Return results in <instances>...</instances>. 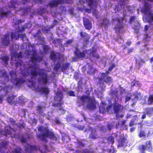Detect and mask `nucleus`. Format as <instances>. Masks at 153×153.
Segmentation results:
<instances>
[{"label": "nucleus", "mask_w": 153, "mask_h": 153, "mask_svg": "<svg viewBox=\"0 0 153 153\" xmlns=\"http://www.w3.org/2000/svg\"><path fill=\"white\" fill-rule=\"evenodd\" d=\"M38 130L42 134H37V138L45 143L48 142L47 138H49L51 140H54L56 141L58 140V137L55 136L54 133L50 131L47 127L40 126L38 128Z\"/></svg>", "instance_id": "1"}, {"label": "nucleus", "mask_w": 153, "mask_h": 153, "mask_svg": "<svg viewBox=\"0 0 153 153\" xmlns=\"http://www.w3.org/2000/svg\"><path fill=\"white\" fill-rule=\"evenodd\" d=\"M110 71H106L105 73H100L97 77L98 83L100 85H103L104 82L106 83H110L113 82L112 79L110 76L108 75Z\"/></svg>", "instance_id": "2"}, {"label": "nucleus", "mask_w": 153, "mask_h": 153, "mask_svg": "<svg viewBox=\"0 0 153 153\" xmlns=\"http://www.w3.org/2000/svg\"><path fill=\"white\" fill-rule=\"evenodd\" d=\"M9 74L11 77V81L13 82L14 81H16L15 84V86L17 88H20L21 87V85L24 84L26 81L25 79L22 78H17L16 73L13 71H10Z\"/></svg>", "instance_id": "3"}, {"label": "nucleus", "mask_w": 153, "mask_h": 153, "mask_svg": "<svg viewBox=\"0 0 153 153\" xmlns=\"http://www.w3.org/2000/svg\"><path fill=\"white\" fill-rule=\"evenodd\" d=\"M63 98L62 92L61 91H57L54 97V100L56 102H59L58 103H55L53 104V106L59 108L64 104L63 101H62Z\"/></svg>", "instance_id": "4"}, {"label": "nucleus", "mask_w": 153, "mask_h": 153, "mask_svg": "<svg viewBox=\"0 0 153 153\" xmlns=\"http://www.w3.org/2000/svg\"><path fill=\"white\" fill-rule=\"evenodd\" d=\"M39 75L40 76L38 78V81L42 82L44 84H46L49 80L48 74L43 70L39 69Z\"/></svg>", "instance_id": "5"}, {"label": "nucleus", "mask_w": 153, "mask_h": 153, "mask_svg": "<svg viewBox=\"0 0 153 153\" xmlns=\"http://www.w3.org/2000/svg\"><path fill=\"white\" fill-rule=\"evenodd\" d=\"M90 50L84 49L82 51L76 48L74 52L75 55L78 59H82L85 58L86 56L88 55Z\"/></svg>", "instance_id": "6"}, {"label": "nucleus", "mask_w": 153, "mask_h": 153, "mask_svg": "<svg viewBox=\"0 0 153 153\" xmlns=\"http://www.w3.org/2000/svg\"><path fill=\"white\" fill-rule=\"evenodd\" d=\"M145 145H141L138 147V149L140 153H145V151L146 149L150 150L152 149V145L150 140L147 141Z\"/></svg>", "instance_id": "7"}, {"label": "nucleus", "mask_w": 153, "mask_h": 153, "mask_svg": "<svg viewBox=\"0 0 153 153\" xmlns=\"http://www.w3.org/2000/svg\"><path fill=\"white\" fill-rule=\"evenodd\" d=\"M113 105L114 113L116 117L117 118L118 117V114L123 108V106L117 103L116 100H115V102L113 103Z\"/></svg>", "instance_id": "8"}, {"label": "nucleus", "mask_w": 153, "mask_h": 153, "mask_svg": "<svg viewBox=\"0 0 153 153\" xmlns=\"http://www.w3.org/2000/svg\"><path fill=\"white\" fill-rule=\"evenodd\" d=\"M10 130L8 129L3 130L2 131L3 135L5 136H7V135H10L12 137H17L18 135L16 134L15 130L13 128H11L10 127Z\"/></svg>", "instance_id": "9"}, {"label": "nucleus", "mask_w": 153, "mask_h": 153, "mask_svg": "<svg viewBox=\"0 0 153 153\" xmlns=\"http://www.w3.org/2000/svg\"><path fill=\"white\" fill-rule=\"evenodd\" d=\"M124 28V23L122 20L117 19V23H115L114 30L116 33H119L120 30Z\"/></svg>", "instance_id": "10"}, {"label": "nucleus", "mask_w": 153, "mask_h": 153, "mask_svg": "<svg viewBox=\"0 0 153 153\" xmlns=\"http://www.w3.org/2000/svg\"><path fill=\"white\" fill-rule=\"evenodd\" d=\"M28 68L29 69H30L32 70L31 71L30 73L31 77H35L39 75V70L38 72H37V70L38 68L35 65L32 64H31L28 66Z\"/></svg>", "instance_id": "11"}, {"label": "nucleus", "mask_w": 153, "mask_h": 153, "mask_svg": "<svg viewBox=\"0 0 153 153\" xmlns=\"http://www.w3.org/2000/svg\"><path fill=\"white\" fill-rule=\"evenodd\" d=\"M152 7V5L146 0L144 1V4L141 8V11L145 13H147Z\"/></svg>", "instance_id": "12"}, {"label": "nucleus", "mask_w": 153, "mask_h": 153, "mask_svg": "<svg viewBox=\"0 0 153 153\" xmlns=\"http://www.w3.org/2000/svg\"><path fill=\"white\" fill-rule=\"evenodd\" d=\"M16 96L14 95L8 96L7 98V100L10 105L14 104L15 105L17 103H20L21 102L20 101L21 99L20 97L19 98L18 101H17V98H15Z\"/></svg>", "instance_id": "13"}, {"label": "nucleus", "mask_w": 153, "mask_h": 153, "mask_svg": "<svg viewBox=\"0 0 153 153\" xmlns=\"http://www.w3.org/2000/svg\"><path fill=\"white\" fill-rule=\"evenodd\" d=\"M65 2L64 0H51L48 5L51 8L56 7L59 4L64 3Z\"/></svg>", "instance_id": "14"}, {"label": "nucleus", "mask_w": 153, "mask_h": 153, "mask_svg": "<svg viewBox=\"0 0 153 153\" xmlns=\"http://www.w3.org/2000/svg\"><path fill=\"white\" fill-rule=\"evenodd\" d=\"M36 148L35 146H32L27 143L26 144L24 147V149L26 153H33Z\"/></svg>", "instance_id": "15"}, {"label": "nucleus", "mask_w": 153, "mask_h": 153, "mask_svg": "<svg viewBox=\"0 0 153 153\" xmlns=\"http://www.w3.org/2000/svg\"><path fill=\"white\" fill-rule=\"evenodd\" d=\"M1 43L4 46H7L10 43L9 36L8 34H6L4 36L1 38Z\"/></svg>", "instance_id": "16"}, {"label": "nucleus", "mask_w": 153, "mask_h": 153, "mask_svg": "<svg viewBox=\"0 0 153 153\" xmlns=\"http://www.w3.org/2000/svg\"><path fill=\"white\" fill-rule=\"evenodd\" d=\"M80 35L85 43L88 42L90 37L88 34L85 32L81 31L80 33Z\"/></svg>", "instance_id": "17"}, {"label": "nucleus", "mask_w": 153, "mask_h": 153, "mask_svg": "<svg viewBox=\"0 0 153 153\" xmlns=\"http://www.w3.org/2000/svg\"><path fill=\"white\" fill-rule=\"evenodd\" d=\"M118 142V146L120 147L126 146L128 143L127 139L124 137H120Z\"/></svg>", "instance_id": "18"}, {"label": "nucleus", "mask_w": 153, "mask_h": 153, "mask_svg": "<svg viewBox=\"0 0 153 153\" xmlns=\"http://www.w3.org/2000/svg\"><path fill=\"white\" fill-rule=\"evenodd\" d=\"M43 58L42 56H36L35 53H33L30 58V61L33 63L40 62L42 60Z\"/></svg>", "instance_id": "19"}, {"label": "nucleus", "mask_w": 153, "mask_h": 153, "mask_svg": "<svg viewBox=\"0 0 153 153\" xmlns=\"http://www.w3.org/2000/svg\"><path fill=\"white\" fill-rule=\"evenodd\" d=\"M85 1L91 8L97 7V1L96 0H85Z\"/></svg>", "instance_id": "20"}, {"label": "nucleus", "mask_w": 153, "mask_h": 153, "mask_svg": "<svg viewBox=\"0 0 153 153\" xmlns=\"http://www.w3.org/2000/svg\"><path fill=\"white\" fill-rule=\"evenodd\" d=\"M87 107V108L90 110L94 109L96 108V105L95 102L90 99L88 100Z\"/></svg>", "instance_id": "21"}, {"label": "nucleus", "mask_w": 153, "mask_h": 153, "mask_svg": "<svg viewBox=\"0 0 153 153\" xmlns=\"http://www.w3.org/2000/svg\"><path fill=\"white\" fill-rule=\"evenodd\" d=\"M84 25L87 30H90L92 28L91 23L88 19L85 18L84 19Z\"/></svg>", "instance_id": "22"}, {"label": "nucleus", "mask_w": 153, "mask_h": 153, "mask_svg": "<svg viewBox=\"0 0 153 153\" xmlns=\"http://www.w3.org/2000/svg\"><path fill=\"white\" fill-rule=\"evenodd\" d=\"M45 108V107L43 106L38 105L36 110L37 113L42 115Z\"/></svg>", "instance_id": "23"}, {"label": "nucleus", "mask_w": 153, "mask_h": 153, "mask_svg": "<svg viewBox=\"0 0 153 153\" xmlns=\"http://www.w3.org/2000/svg\"><path fill=\"white\" fill-rule=\"evenodd\" d=\"M147 16L148 22L151 24L153 23V13L149 12Z\"/></svg>", "instance_id": "24"}, {"label": "nucleus", "mask_w": 153, "mask_h": 153, "mask_svg": "<svg viewBox=\"0 0 153 153\" xmlns=\"http://www.w3.org/2000/svg\"><path fill=\"white\" fill-rule=\"evenodd\" d=\"M138 22H139L137 21L136 19V16H132L131 17L130 19L129 23L130 24H132L134 25Z\"/></svg>", "instance_id": "25"}, {"label": "nucleus", "mask_w": 153, "mask_h": 153, "mask_svg": "<svg viewBox=\"0 0 153 153\" xmlns=\"http://www.w3.org/2000/svg\"><path fill=\"white\" fill-rule=\"evenodd\" d=\"M133 25H134L133 28L134 30V32L137 33H138L140 27V23L138 22Z\"/></svg>", "instance_id": "26"}, {"label": "nucleus", "mask_w": 153, "mask_h": 153, "mask_svg": "<svg viewBox=\"0 0 153 153\" xmlns=\"http://www.w3.org/2000/svg\"><path fill=\"white\" fill-rule=\"evenodd\" d=\"M10 11L8 10L7 11H4L3 10H1L0 11V15L3 16H1L0 15V19L2 18L3 17H7L9 14H10Z\"/></svg>", "instance_id": "27"}, {"label": "nucleus", "mask_w": 153, "mask_h": 153, "mask_svg": "<svg viewBox=\"0 0 153 153\" xmlns=\"http://www.w3.org/2000/svg\"><path fill=\"white\" fill-rule=\"evenodd\" d=\"M92 55L93 57L98 59L100 58V56L95 50H91L90 52H89L88 54Z\"/></svg>", "instance_id": "28"}, {"label": "nucleus", "mask_w": 153, "mask_h": 153, "mask_svg": "<svg viewBox=\"0 0 153 153\" xmlns=\"http://www.w3.org/2000/svg\"><path fill=\"white\" fill-rule=\"evenodd\" d=\"M98 135L95 131H92L91 133L89 135V137L92 139H95L97 137Z\"/></svg>", "instance_id": "29"}, {"label": "nucleus", "mask_w": 153, "mask_h": 153, "mask_svg": "<svg viewBox=\"0 0 153 153\" xmlns=\"http://www.w3.org/2000/svg\"><path fill=\"white\" fill-rule=\"evenodd\" d=\"M70 63H65L62 64L61 67V71L62 72L67 69L69 67Z\"/></svg>", "instance_id": "30"}, {"label": "nucleus", "mask_w": 153, "mask_h": 153, "mask_svg": "<svg viewBox=\"0 0 153 153\" xmlns=\"http://www.w3.org/2000/svg\"><path fill=\"white\" fill-rule=\"evenodd\" d=\"M1 72H2V73L1 76L5 80L8 81L9 79V76L7 74L6 72L5 71H1Z\"/></svg>", "instance_id": "31"}, {"label": "nucleus", "mask_w": 153, "mask_h": 153, "mask_svg": "<svg viewBox=\"0 0 153 153\" xmlns=\"http://www.w3.org/2000/svg\"><path fill=\"white\" fill-rule=\"evenodd\" d=\"M16 4V0H11L10 1V4L8 5V6L10 8H16L15 5Z\"/></svg>", "instance_id": "32"}, {"label": "nucleus", "mask_w": 153, "mask_h": 153, "mask_svg": "<svg viewBox=\"0 0 153 153\" xmlns=\"http://www.w3.org/2000/svg\"><path fill=\"white\" fill-rule=\"evenodd\" d=\"M133 95L135 99L138 100L139 98L141 99L142 97L141 96V94L140 93H138L137 91H135L133 94Z\"/></svg>", "instance_id": "33"}, {"label": "nucleus", "mask_w": 153, "mask_h": 153, "mask_svg": "<svg viewBox=\"0 0 153 153\" xmlns=\"http://www.w3.org/2000/svg\"><path fill=\"white\" fill-rule=\"evenodd\" d=\"M41 91L46 95H47L50 92L49 88L47 87L42 88Z\"/></svg>", "instance_id": "34"}, {"label": "nucleus", "mask_w": 153, "mask_h": 153, "mask_svg": "<svg viewBox=\"0 0 153 153\" xmlns=\"http://www.w3.org/2000/svg\"><path fill=\"white\" fill-rule=\"evenodd\" d=\"M9 59V57L7 56L4 55L1 57V59L4 62V64L7 65L8 64Z\"/></svg>", "instance_id": "35"}, {"label": "nucleus", "mask_w": 153, "mask_h": 153, "mask_svg": "<svg viewBox=\"0 0 153 153\" xmlns=\"http://www.w3.org/2000/svg\"><path fill=\"white\" fill-rule=\"evenodd\" d=\"M132 84L131 86L133 87L134 86H138L140 87L141 86V84L138 81L134 80L132 82Z\"/></svg>", "instance_id": "36"}, {"label": "nucleus", "mask_w": 153, "mask_h": 153, "mask_svg": "<svg viewBox=\"0 0 153 153\" xmlns=\"http://www.w3.org/2000/svg\"><path fill=\"white\" fill-rule=\"evenodd\" d=\"M11 37L12 39L17 40L19 38V34L17 35L15 33L12 32L11 33Z\"/></svg>", "instance_id": "37"}, {"label": "nucleus", "mask_w": 153, "mask_h": 153, "mask_svg": "<svg viewBox=\"0 0 153 153\" xmlns=\"http://www.w3.org/2000/svg\"><path fill=\"white\" fill-rule=\"evenodd\" d=\"M8 143L6 141L3 140L0 143V148L1 149L3 148L6 147Z\"/></svg>", "instance_id": "38"}, {"label": "nucleus", "mask_w": 153, "mask_h": 153, "mask_svg": "<svg viewBox=\"0 0 153 153\" xmlns=\"http://www.w3.org/2000/svg\"><path fill=\"white\" fill-rule=\"evenodd\" d=\"M79 99L82 102H85L86 100H89L90 98L87 96L83 95L79 98Z\"/></svg>", "instance_id": "39"}, {"label": "nucleus", "mask_w": 153, "mask_h": 153, "mask_svg": "<svg viewBox=\"0 0 153 153\" xmlns=\"http://www.w3.org/2000/svg\"><path fill=\"white\" fill-rule=\"evenodd\" d=\"M14 56L16 58H22L23 57V55L22 54V52L20 51L19 53L15 52L14 54Z\"/></svg>", "instance_id": "40"}, {"label": "nucleus", "mask_w": 153, "mask_h": 153, "mask_svg": "<svg viewBox=\"0 0 153 153\" xmlns=\"http://www.w3.org/2000/svg\"><path fill=\"white\" fill-rule=\"evenodd\" d=\"M4 90H5L6 92H8L9 91L11 90L13 88V86L11 85H9L6 86H5L4 87Z\"/></svg>", "instance_id": "41"}, {"label": "nucleus", "mask_w": 153, "mask_h": 153, "mask_svg": "<svg viewBox=\"0 0 153 153\" xmlns=\"http://www.w3.org/2000/svg\"><path fill=\"white\" fill-rule=\"evenodd\" d=\"M36 85V83L33 80L30 81L29 80L28 86L31 88H34Z\"/></svg>", "instance_id": "42"}, {"label": "nucleus", "mask_w": 153, "mask_h": 153, "mask_svg": "<svg viewBox=\"0 0 153 153\" xmlns=\"http://www.w3.org/2000/svg\"><path fill=\"white\" fill-rule=\"evenodd\" d=\"M148 104L149 105L152 104L153 103V95H150L147 101Z\"/></svg>", "instance_id": "43"}, {"label": "nucleus", "mask_w": 153, "mask_h": 153, "mask_svg": "<svg viewBox=\"0 0 153 153\" xmlns=\"http://www.w3.org/2000/svg\"><path fill=\"white\" fill-rule=\"evenodd\" d=\"M22 149L19 147H17L14 149L13 152L14 153H22Z\"/></svg>", "instance_id": "44"}, {"label": "nucleus", "mask_w": 153, "mask_h": 153, "mask_svg": "<svg viewBox=\"0 0 153 153\" xmlns=\"http://www.w3.org/2000/svg\"><path fill=\"white\" fill-rule=\"evenodd\" d=\"M138 135L140 138L145 137L146 136L145 132L142 130H140Z\"/></svg>", "instance_id": "45"}, {"label": "nucleus", "mask_w": 153, "mask_h": 153, "mask_svg": "<svg viewBox=\"0 0 153 153\" xmlns=\"http://www.w3.org/2000/svg\"><path fill=\"white\" fill-rule=\"evenodd\" d=\"M99 111L100 112L104 114L106 112L105 108V107L101 106L99 107Z\"/></svg>", "instance_id": "46"}, {"label": "nucleus", "mask_w": 153, "mask_h": 153, "mask_svg": "<svg viewBox=\"0 0 153 153\" xmlns=\"http://www.w3.org/2000/svg\"><path fill=\"white\" fill-rule=\"evenodd\" d=\"M108 141L111 144H113L114 142V139L112 136H109L108 137Z\"/></svg>", "instance_id": "47"}, {"label": "nucleus", "mask_w": 153, "mask_h": 153, "mask_svg": "<svg viewBox=\"0 0 153 153\" xmlns=\"http://www.w3.org/2000/svg\"><path fill=\"white\" fill-rule=\"evenodd\" d=\"M50 57L51 59L55 60L56 58V56L55 53L52 52L50 55Z\"/></svg>", "instance_id": "48"}, {"label": "nucleus", "mask_w": 153, "mask_h": 153, "mask_svg": "<svg viewBox=\"0 0 153 153\" xmlns=\"http://www.w3.org/2000/svg\"><path fill=\"white\" fill-rule=\"evenodd\" d=\"M50 49V48L48 45H44L43 47V51L45 53H47L48 50Z\"/></svg>", "instance_id": "49"}, {"label": "nucleus", "mask_w": 153, "mask_h": 153, "mask_svg": "<svg viewBox=\"0 0 153 153\" xmlns=\"http://www.w3.org/2000/svg\"><path fill=\"white\" fill-rule=\"evenodd\" d=\"M60 63L59 62H57L55 65L54 67V69L56 70V71H57L60 68Z\"/></svg>", "instance_id": "50"}, {"label": "nucleus", "mask_w": 153, "mask_h": 153, "mask_svg": "<svg viewBox=\"0 0 153 153\" xmlns=\"http://www.w3.org/2000/svg\"><path fill=\"white\" fill-rule=\"evenodd\" d=\"M23 63L22 60H20L18 61L15 64V66L17 68L18 67H20L22 66Z\"/></svg>", "instance_id": "51"}, {"label": "nucleus", "mask_w": 153, "mask_h": 153, "mask_svg": "<svg viewBox=\"0 0 153 153\" xmlns=\"http://www.w3.org/2000/svg\"><path fill=\"white\" fill-rule=\"evenodd\" d=\"M144 62L145 61L143 59H141L139 60L138 62V65H139L138 69L142 65Z\"/></svg>", "instance_id": "52"}, {"label": "nucleus", "mask_w": 153, "mask_h": 153, "mask_svg": "<svg viewBox=\"0 0 153 153\" xmlns=\"http://www.w3.org/2000/svg\"><path fill=\"white\" fill-rule=\"evenodd\" d=\"M9 122L13 125H17V124L16 123V121L13 118H10L9 120Z\"/></svg>", "instance_id": "53"}, {"label": "nucleus", "mask_w": 153, "mask_h": 153, "mask_svg": "<svg viewBox=\"0 0 153 153\" xmlns=\"http://www.w3.org/2000/svg\"><path fill=\"white\" fill-rule=\"evenodd\" d=\"M134 121L135 120L133 119L130 120V122L129 123V127H131L134 125Z\"/></svg>", "instance_id": "54"}, {"label": "nucleus", "mask_w": 153, "mask_h": 153, "mask_svg": "<svg viewBox=\"0 0 153 153\" xmlns=\"http://www.w3.org/2000/svg\"><path fill=\"white\" fill-rule=\"evenodd\" d=\"M68 94L70 96L75 97L74 92V91L71 90L69 91L68 93Z\"/></svg>", "instance_id": "55"}, {"label": "nucleus", "mask_w": 153, "mask_h": 153, "mask_svg": "<svg viewBox=\"0 0 153 153\" xmlns=\"http://www.w3.org/2000/svg\"><path fill=\"white\" fill-rule=\"evenodd\" d=\"M115 65L114 63H113L108 68V70L109 71H111L115 67Z\"/></svg>", "instance_id": "56"}, {"label": "nucleus", "mask_w": 153, "mask_h": 153, "mask_svg": "<svg viewBox=\"0 0 153 153\" xmlns=\"http://www.w3.org/2000/svg\"><path fill=\"white\" fill-rule=\"evenodd\" d=\"M116 151L115 149L113 147H111L109 150V153H116Z\"/></svg>", "instance_id": "57"}, {"label": "nucleus", "mask_w": 153, "mask_h": 153, "mask_svg": "<svg viewBox=\"0 0 153 153\" xmlns=\"http://www.w3.org/2000/svg\"><path fill=\"white\" fill-rule=\"evenodd\" d=\"M59 110L62 114H64L65 113L66 111L63 109L62 107L60 106L59 108Z\"/></svg>", "instance_id": "58"}, {"label": "nucleus", "mask_w": 153, "mask_h": 153, "mask_svg": "<svg viewBox=\"0 0 153 153\" xmlns=\"http://www.w3.org/2000/svg\"><path fill=\"white\" fill-rule=\"evenodd\" d=\"M19 129L22 128H24L25 127V124L23 122L22 124L19 125H16Z\"/></svg>", "instance_id": "59"}, {"label": "nucleus", "mask_w": 153, "mask_h": 153, "mask_svg": "<svg viewBox=\"0 0 153 153\" xmlns=\"http://www.w3.org/2000/svg\"><path fill=\"white\" fill-rule=\"evenodd\" d=\"M24 21H22L21 19H18L17 20L15 23V25H18L19 24L22 23Z\"/></svg>", "instance_id": "60"}, {"label": "nucleus", "mask_w": 153, "mask_h": 153, "mask_svg": "<svg viewBox=\"0 0 153 153\" xmlns=\"http://www.w3.org/2000/svg\"><path fill=\"white\" fill-rule=\"evenodd\" d=\"M114 10L116 12H118L120 10V5L118 4L116 5Z\"/></svg>", "instance_id": "61"}, {"label": "nucleus", "mask_w": 153, "mask_h": 153, "mask_svg": "<svg viewBox=\"0 0 153 153\" xmlns=\"http://www.w3.org/2000/svg\"><path fill=\"white\" fill-rule=\"evenodd\" d=\"M19 38H21L22 40H23L24 39H25L26 37L25 34H19Z\"/></svg>", "instance_id": "62"}, {"label": "nucleus", "mask_w": 153, "mask_h": 153, "mask_svg": "<svg viewBox=\"0 0 153 153\" xmlns=\"http://www.w3.org/2000/svg\"><path fill=\"white\" fill-rule=\"evenodd\" d=\"M126 120H124L121 121V125L123 126H125V127H127V125H125V123H126Z\"/></svg>", "instance_id": "63"}, {"label": "nucleus", "mask_w": 153, "mask_h": 153, "mask_svg": "<svg viewBox=\"0 0 153 153\" xmlns=\"http://www.w3.org/2000/svg\"><path fill=\"white\" fill-rule=\"evenodd\" d=\"M25 30V28L24 26H22L21 29H19L18 30V32L19 33H22Z\"/></svg>", "instance_id": "64"}]
</instances>
